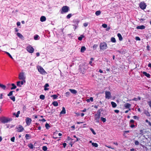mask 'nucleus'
<instances>
[{
    "instance_id": "2",
    "label": "nucleus",
    "mask_w": 151,
    "mask_h": 151,
    "mask_svg": "<svg viewBox=\"0 0 151 151\" xmlns=\"http://www.w3.org/2000/svg\"><path fill=\"white\" fill-rule=\"evenodd\" d=\"M12 120V119L9 118L3 117L0 119V121L3 123H7Z\"/></svg>"
},
{
    "instance_id": "35",
    "label": "nucleus",
    "mask_w": 151,
    "mask_h": 151,
    "mask_svg": "<svg viewBox=\"0 0 151 151\" xmlns=\"http://www.w3.org/2000/svg\"><path fill=\"white\" fill-rule=\"evenodd\" d=\"M14 92L15 91H10V92L7 94V96H12L13 94V92Z\"/></svg>"
},
{
    "instance_id": "46",
    "label": "nucleus",
    "mask_w": 151,
    "mask_h": 151,
    "mask_svg": "<svg viewBox=\"0 0 151 151\" xmlns=\"http://www.w3.org/2000/svg\"><path fill=\"white\" fill-rule=\"evenodd\" d=\"M70 94V93L69 92H67L65 93V96L66 97H68Z\"/></svg>"
},
{
    "instance_id": "4",
    "label": "nucleus",
    "mask_w": 151,
    "mask_h": 151,
    "mask_svg": "<svg viewBox=\"0 0 151 151\" xmlns=\"http://www.w3.org/2000/svg\"><path fill=\"white\" fill-rule=\"evenodd\" d=\"M69 10V7L67 6H63L61 10L60 11V13L63 14L64 13H66L68 12Z\"/></svg>"
},
{
    "instance_id": "5",
    "label": "nucleus",
    "mask_w": 151,
    "mask_h": 151,
    "mask_svg": "<svg viewBox=\"0 0 151 151\" xmlns=\"http://www.w3.org/2000/svg\"><path fill=\"white\" fill-rule=\"evenodd\" d=\"M139 6L142 9H144L146 8V5L144 2H141L139 4Z\"/></svg>"
},
{
    "instance_id": "56",
    "label": "nucleus",
    "mask_w": 151,
    "mask_h": 151,
    "mask_svg": "<svg viewBox=\"0 0 151 151\" xmlns=\"http://www.w3.org/2000/svg\"><path fill=\"white\" fill-rule=\"evenodd\" d=\"M73 25L75 27L74 28V30H75L77 27L78 25H77L76 24H74Z\"/></svg>"
},
{
    "instance_id": "40",
    "label": "nucleus",
    "mask_w": 151,
    "mask_h": 151,
    "mask_svg": "<svg viewBox=\"0 0 151 151\" xmlns=\"http://www.w3.org/2000/svg\"><path fill=\"white\" fill-rule=\"evenodd\" d=\"M40 98L41 99L44 100L45 98V96L43 95H41L40 96Z\"/></svg>"
},
{
    "instance_id": "57",
    "label": "nucleus",
    "mask_w": 151,
    "mask_h": 151,
    "mask_svg": "<svg viewBox=\"0 0 151 151\" xmlns=\"http://www.w3.org/2000/svg\"><path fill=\"white\" fill-rule=\"evenodd\" d=\"M83 25L84 27H86L88 25V23H85L83 24Z\"/></svg>"
},
{
    "instance_id": "17",
    "label": "nucleus",
    "mask_w": 151,
    "mask_h": 151,
    "mask_svg": "<svg viewBox=\"0 0 151 151\" xmlns=\"http://www.w3.org/2000/svg\"><path fill=\"white\" fill-rule=\"evenodd\" d=\"M69 90L73 94H76L77 93V91L76 90L70 89Z\"/></svg>"
},
{
    "instance_id": "27",
    "label": "nucleus",
    "mask_w": 151,
    "mask_h": 151,
    "mask_svg": "<svg viewBox=\"0 0 151 151\" xmlns=\"http://www.w3.org/2000/svg\"><path fill=\"white\" fill-rule=\"evenodd\" d=\"M39 37L38 35H35L34 37V39L36 40H39Z\"/></svg>"
},
{
    "instance_id": "3",
    "label": "nucleus",
    "mask_w": 151,
    "mask_h": 151,
    "mask_svg": "<svg viewBox=\"0 0 151 151\" xmlns=\"http://www.w3.org/2000/svg\"><path fill=\"white\" fill-rule=\"evenodd\" d=\"M100 47L101 50H104L107 48V46L105 42H103L101 43L100 44Z\"/></svg>"
},
{
    "instance_id": "33",
    "label": "nucleus",
    "mask_w": 151,
    "mask_h": 151,
    "mask_svg": "<svg viewBox=\"0 0 151 151\" xmlns=\"http://www.w3.org/2000/svg\"><path fill=\"white\" fill-rule=\"evenodd\" d=\"M84 37V36L83 35H81L80 37H78V39L79 40L81 41L82 40L83 38Z\"/></svg>"
},
{
    "instance_id": "28",
    "label": "nucleus",
    "mask_w": 151,
    "mask_h": 151,
    "mask_svg": "<svg viewBox=\"0 0 151 151\" xmlns=\"http://www.w3.org/2000/svg\"><path fill=\"white\" fill-rule=\"evenodd\" d=\"M17 35L20 38H22L23 37L22 35L19 32L17 33Z\"/></svg>"
},
{
    "instance_id": "45",
    "label": "nucleus",
    "mask_w": 151,
    "mask_h": 151,
    "mask_svg": "<svg viewBox=\"0 0 151 151\" xmlns=\"http://www.w3.org/2000/svg\"><path fill=\"white\" fill-rule=\"evenodd\" d=\"M90 130L92 132L93 134H96V133L95 132V131L92 128H90Z\"/></svg>"
},
{
    "instance_id": "47",
    "label": "nucleus",
    "mask_w": 151,
    "mask_h": 151,
    "mask_svg": "<svg viewBox=\"0 0 151 151\" xmlns=\"http://www.w3.org/2000/svg\"><path fill=\"white\" fill-rule=\"evenodd\" d=\"M98 46V45H94L93 46V50H95L97 47Z\"/></svg>"
},
{
    "instance_id": "38",
    "label": "nucleus",
    "mask_w": 151,
    "mask_h": 151,
    "mask_svg": "<svg viewBox=\"0 0 151 151\" xmlns=\"http://www.w3.org/2000/svg\"><path fill=\"white\" fill-rule=\"evenodd\" d=\"M111 42H116V40H115V39L114 37H112V38H111Z\"/></svg>"
},
{
    "instance_id": "30",
    "label": "nucleus",
    "mask_w": 151,
    "mask_h": 151,
    "mask_svg": "<svg viewBox=\"0 0 151 151\" xmlns=\"http://www.w3.org/2000/svg\"><path fill=\"white\" fill-rule=\"evenodd\" d=\"M49 86V85L48 83H46L45 86V88L44 90L45 91L48 90L49 89L48 88H46V87H48Z\"/></svg>"
},
{
    "instance_id": "60",
    "label": "nucleus",
    "mask_w": 151,
    "mask_h": 151,
    "mask_svg": "<svg viewBox=\"0 0 151 151\" xmlns=\"http://www.w3.org/2000/svg\"><path fill=\"white\" fill-rule=\"evenodd\" d=\"M17 26H19L20 25V22H18L17 23Z\"/></svg>"
},
{
    "instance_id": "20",
    "label": "nucleus",
    "mask_w": 151,
    "mask_h": 151,
    "mask_svg": "<svg viewBox=\"0 0 151 151\" xmlns=\"http://www.w3.org/2000/svg\"><path fill=\"white\" fill-rule=\"evenodd\" d=\"M117 36L119 38V40L120 41H122V40L123 38L122 37L121 35V34L120 33H118L117 34Z\"/></svg>"
},
{
    "instance_id": "37",
    "label": "nucleus",
    "mask_w": 151,
    "mask_h": 151,
    "mask_svg": "<svg viewBox=\"0 0 151 151\" xmlns=\"http://www.w3.org/2000/svg\"><path fill=\"white\" fill-rule=\"evenodd\" d=\"M51 97H53V99H55L57 98L58 97V96H57L56 95H52L51 96Z\"/></svg>"
},
{
    "instance_id": "6",
    "label": "nucleus",
    "mask_w": 151,
    "mask_h": 151,
    "mask_svg": "<svg viewBox=\"0 0 151 151\" xmlns=\"http://www.w3.org/2000/svg\"><path fill=\"white\" fill-rule=\"evenodd\" d=\"M38 70L39 72L41 74H43L46 72L43 68L41 66H39L38 67Z\"/></svg>"
},
{
    "instance_id": "64",
    "label": "nucleus",
    "mask_w": 151,
    "mask_h": 151,
    "mask_svg": "<svg viewBox=\"0 0 151 151\" xmlns=\"http://www.w3.org/2000/svg\"><path fill=\"white\" fill-rule=\"evenodd\" d=\"M147 49L148 50H150V46L149 45H148L147 46Z\"/></svg>"
},
{
    "instance_id": "36",
    "label": "nucleus",
    "mask_w": 151,
    "mask_h": 151,
    "mask_svg": "<svg viewBox=\"0 0 151 151\" xmlns=\"http://www.w3.org/2000/svg\"><path fill=\"white\" fill-rule=\"evenodd\" d=\"M101 12L100 11H97L96 12L95 14L96 16H99L101 14Z\"/></svg>"
},
{
    "instance_id": "8",
    "label": "nucleus",
    "mask_w": 151,
    "mask_h": 151,
    "mask_svg": "<svg viewBox=\"0 0 151 151\" xmlns=\"http://www.w3.org/2000/svg\"><path fill=\"white\" fill-rule=\"evenodd\" d=\"M100 116L98 115V114H96L94 115V119L96 121V122L98 123L99 122Z\"/></svg>"
},
{
    "instance_id": "21",
    "label": "nucleus",
    "mask_w": 151,
    "mask_h": 151,
    "mask_svg": "<svg viewBox=\"0 0 151 151\" xmlns=\"http://www.w3.org/2000/svg\"><path fill=\"white\" fill-rule=\"evenodd\" d=\"M111 104L113 108H115L116 106L117 105L114 102L111 101Z\"/></svg>"
},
{
    "instance_id": "9",
    "label": "nucleus",
    "mask_w": 151,
    "mask_h": 151,
    "mask_svg": "<svg viewBox=\"0 0 151 151\" xmlns=\"http://www.w3.org/2000/svg\"><path fill=\"white\" fill-rule=\"evenodd\" d=\"M17 131L18 132H21L24 130V129L23 127L21 125H19V127L17 128Z\"/></svg>"
},
{
    "instance_id": "42",
    "label": "nucleus",
    "mask_w": 151,
    "mask_h": 151,
    "mask_svg": "<svg viewBox=\"0 0 151 151\" xmlns=\"http://www.w3.org/2000/svg\"><path fill=\"white\" fill-rule=\"evenodd\" d=\"M101 119L103 122H105L106 121V119L105 118H104L103 117H101Z\"/></svg>"
},
{
    "instance_id": "52",
    "label": "nucleus",
    "mask_w": 151,
    "mask_h": 151,
    "mask_svg": "<svg viewBox=\"0 0 151 151\" xmlns=\"http://www.w3.org/2000/svg\"><path fill=\"white\" fill-rule=\"evenodd\" d=\"M135 39L139 41L140 40V38L138 37H135Z\"/></svg>"
},
{
    "instance_id": "55",
    "label": "nucleus",
    "mask_w": 151,
    "mask_h": 151,
    "mask_svg": "<svg viewBox=\"0 0 151 151\" xmlns=\"http://www.w3.org/2000/svg\"><path fill=\"white\" fill-rule=\"evenodd\" d=\"M133 118L135 119H138V117L137 116H133Z\"/></svg>"
},
{
    "instance_id": "53",
    "label": "nucleus",
    "mask_w": 151,
    "mask_h": 151,
    "mask_svg": "<svg viewBox=\"0 0 151 151\" xmlns=\"http://www.w3.org/2000/svg\"><path fill=\"white\" fill-rule=\"evenodd\" d=\"M101 112L99 110L97 112V113L96 114H98L99 116H100Z\"/></svg>"
},
{
    "instance_id": "23",
    "label": "nucleus",
    "mask_w": 151,
    "mask_h": 151,
    "mask_svg": "<svg viewBox=\"0 0 151 151\" xmlns=\"http://www.w3.org/2000/svg\"><path fill=\"white\" fill-rule=\"evenodd\" d=\"M20 113V111H18L16 114L15 113H13V115H15L16 117H18L19 116V114Z\"/></svg>"
},
{
    "instance_id": "14",
    "label": "nucleus",
    "mask_w": 151,
    "mask_h": 151,
    "mask_svg": "<svg viewBox=\"0 0 151 151\" xmlns=\"http://www.w3.org/2000/svg\"><path fill=\"white\" fill-rule=\"evenodd\" d=\"M65 113H66V110H65V108L64 107H62V110L60 113V114H65Z\"/></svg>"
},
{
    "instance_id": "12",
    "label": "nucleus",
    "mask_w": 151,
    "mask_h": 151,
    "mask_svg": "<svg viewBox=\"0 0 151 151\" xmlns=\"http://www.w3.org/2000/svg\"><path fill=\"white\" fill-rule=\"evenodd\" d=\"M145 26L143 25L138 26L136 27V29H145Z\"/></svg>"
},
{
    "instance_id": "18",
    "label": "nucleus",
    "mask_w": 151,
    "mask_h": 151,
    "mask_svg": "<svg viewBox=\"0 0 151 151\" xmlns=\"http://www.w3.org/2000/svg\"><path fill=\"white\" fill-rule=\"evenodd\" d=\"M73 22L74 24H76L77 25H78V24L79 22V21L78 19H74L73 21Z\"/></svg>"
},
{
    "instance_id": "63",
    "label": "nucleus",
    "mask_w": 151,
    "mask_h": 151,
    "mask_svg": "<svg viewBox=\"0 0 151 151\" xmlns=\"http://www.w3.org/2000/svg\"><path fill=\"white\" fill-rule=\"evenodd\" d=\"M92 102L93 101V98L92 97H91L89 99Z\"/></svg>"
},
{
    "instance_id": "7",
    "label": "nucleus",
    "mask_w": 151,
    "mask_h": 151,
    "mask_svg": "<svg viewBox=\"0 0 151 151\" xmlns=\"http://www.w3.org/2000/svg\"><path fill=\"white\" fill-rule=\"evenodd\" d=\"M111 97V95L109 91L105 92V98L106 99H109Z\"/></svg>"
},
{
    "instance_id": "26",
    "label": "nucleus",
    "mask_w": 151,
    "mask_h": 151,
    "mask_svg": "<svg viewBox=\"0 0 151 151\" xmlns=\"http://www.w3.org/2000/svg\"><path fill=\"white\" fill-rule=\"evenodd\" d=\"M52 105L55 106H58V102L56 101H55L52 103Z\"/></svg>"
},
{
    "instance_id": "13",
    "label": "nucleus",
    "mask_w": 151,
    "mask_h": 151,
    "mask_svg": "<svg viewBox=\"0 0 151 151\" xmlns=\"http://www.w3.org/2000/svg\"><path fill=\"white\" fill-rule=\"evenodd\" d=\"M34 50V49L31 46H29V52L30 53H33Z\"/></svg>"
},
{
    "instance_id": "29",
    "label": "nucleus",
    "mask_w": 151,
    "mask_h": 151,
    "mask_svg": "<svg viewBox=\"0 0 151 151\" xmlns=\"http://www.w3.org/2000/svg\"><path fill=\"white\" fill-rule=\"evenodd\" d=\"M45 127L47 129H48L49 128L51 127V126L48 123H46L45 124Z\"/></svg>"
},
{
    "instance_id": "51",
    "label": "nucleus",
    "mask_w": 151,
    "mask_h": 151,
    "mask_svg": "<svg viewBox=\"0 0 151 151\" xmlns=\"http://www.w3.org/2000/svg\"><path fill=\"white\" fill-rule=\"evenodd\" d=\"M134 144L136 145H138L139 144V142L137 140H136L134 142Z\"/></svg>"
},
{
    "instance_id": "59",
    "label": "nucleus",
    "mask_w": 151,
    "mask_h": 151,
    "mask_svg": "<svg viewBox=\"0 0 151 151\" xmlns=\"http://www.w3.org/2000/svg\"><path fill=\"white\" fill-rule=\"evenodd\" d=\"M26 121L27 124H28V117H27L26 119Z\"/></svg>"
},
{
    "instance_id": "25",
    "label": "nucleus",
    "mask_w": 151,
    "mask_h": 151,
    "mask_svg": "<svg viewBox=\"0 0 151 151\" xmlns=\"http://www.w3.org/2000/svg\"><path fill=\"white\" fill-rule=\"evenodd\" d=\"M11 85L12 86V87L11 88V90H13L15 89L17 87L14 83H12Z\"/></svg>"
},
{
    "instance_id": "31",
    "label": "nucleus",
    "mask_w": 151,
    "mask_h": 151,
    "mask_svg": "<svg viewBox=\"0 0 151 151\" xmlns=\"http://www.w3.org/2000/svg\"><path fill=\"white\" fill-rule=\"evenodd\" d=\"M0 87L4 90H5L6 88V86L5 85L0 83Z\"/></svg>"
},
{
    "instance_id": "24",
    "label": "nucleus",
    "mask_w": 151,
    "mask_h": 151,
    "mask_svg": "<svg viewBox=\"0 0 151 151\" xmlns=\"http://www.w3.org/2000/svg\"><path fill=\"white\" fill-rule=\"evenodd\" d=\"M86 50V47L84 46H82L81 48V52H83Z\"/></svg>"
},
{
    "instance_id": "11",
    "label": "nucleus",
    "mask_w": 151,
    "mask_h": 151,
    "mask_svg": "<svg viewBox=\"0 0 151 151\" xmlns=\"http://www.w3.org/2000/svg\"><path fill=\"white\" fill-rule=\"evenodd\" d=\"M124 106L126 108L129 109V110H131L130 107L131 106V105L130 104L128 103H126L125 104Z\"/></svg>"
},
{
    "instance_id": "22",
    "label": "nucleus",
    "mask_w": 151,
    "mask_h": 151,
    "mask_svg": "<svg viewBox=\"0 0 151 151\" xmlns=\"http://www.w3.org/2000/svg\"><path fill=\"white\" fill-rule=\"evenodd\" d=\"M29 147L31 149H33V150H34L35 149V148L33 146V145L31 143L29 144Z\"/></svg>"
},
{
    "instance_id": "54",
    "label": "nucleus",
    "mask_w": 151,
    "mask_h": 151,
    "mask_svg": "<svg viewBox=\"0 0 151 151\" xmlns=\"http://www.w3.org/2000/svg\"><path fill=\"white\" fill-rule=\"evenodd\" d=\"M148 104L150 107L151 108V100L148 102Z\"/></svg>"
},
{
    "instance_id": "41",
    "label": "nucleus",
    "mask_w": 151,
    "mask_h": 151,
    "mask_svg": "<svg viewBox=\"0 0 151 151\" xmlns=\"http://www.w3.org/2000/svg\"><path fill=\"white\" fill-rule=\"evenodd\" d=\"M5 53L9 56V57L11 59H13V58L11 55L8 52H6Z\"/></svg>"
},
{
    "instance_id": "43",
    "label": "nucleus",
    "mask_w": 151,
    "mask_h": 151,
    "mask_svg": "<svg viewBox=\"0 0 151 151\" xmlns=\"http://www.w3.org/2000/svg\"><path fill=\"white\" fill-rule=\"evenodd\" d=\"M42 149L44 151H46L47 150V147L46 146H43L42 147Z\"/></svg>"
},
{
    "instance_id": "58",
    "label": "nucleus",
    "mask_w": 151,
    "mask_h": 151,
    "mask_svg": "<svg viewBox=\"0 0 151 151\" xmlns=\"http://www.w3.org/2000/svg\"><path fill=\"white\" fill-rule=\"evenodd\" d=\"M130 132V131L129 130H127V131H125L124 132V134L123 135H124V134H125V133H129Z\"/></svg>"
},
{
    "instance_id": "61",
    "label": "nucleus",
    "mask_w": 151,
    "mask_h": 151,
    "mask_svg": "<svg viewBox=\"0 0 151 151\" xmlns=\"http://www.w3.org/2000/svg\"><path fill=\"white\" fill-rule=\"evenodd\" d=\"M114 111L117 113H118L119 112V111L118 110H115Z\"/></svg>"
},
{
    "instance_id": "39",
    "label": "nucleus",
    "mask_w": 151,
    "mask_h": 151,
    "mask_svg": "<svg viewBox=\"0 0 151 151\" xmlns=\"http://www.w3.org/2000/svg\"><path fill=\"white\" fill-rule=\"evenodd\" d=\"M10 98L13 101H15V98L14 96H12L10 97Z\"/></svg>"
},
{
    "instance_id": "19",
    "label": "nucleus",
    "mask_w": 151,
    "mask_h": 151,
    "mask_svg": "<svg viewBox=\"0 0 151 151\" xmlns=\"http://www.w3.org/2000/svg\"><path fill=\"white\" fill-rule=\"evenodd\" d=\"M143 75H145L146 77L148 78L150 77V75L149 74L147 73L146 72L144 71L142 73Z\"/></svg>"
},
{
    "instance_id": "62",
    "label": "nucleus",
    "mask_w": 151,
    "mask_h": 151,
    "mask_svg": "<svg viewBox=\"0 0 151 151\" xmlns=\"http://www.w3.org/2000/svg\"><path fill=\"white\" fill-rule=\"evenodd\" d=\"M66 145H67V144L66 143H64L63 144V147L65 148V147L66 146Z\"/></svg>"
},
{
    "instance_id": "1",
    "label": "nucleus",
    "mask_w": 151,
    "mask_h": 151,
    "mask_svg": "<svg viewBox=\"0 0 151 151\" xmlns=\"http://www.w3.org/2000/svg\"><path fill=\"white\" fill-rule=\"evenodd\" d=\"M18 78L20 80L24 81V83H25L26 76L24 72H21L19 73V74Z\"/></svg>"
},
{
    "instance_id": "48",
    "label": "nucleus",
    "mask_w": 151,
    "mask_h": 151,
    "mask_svg": "<svg viewBox=\"0 0 151 151\" xmlns=\"http://www.w3.org/2000/svg\"><path fill=\"white\" fill-rule=\"evenodd\" d=\"M143 131L142 130H139V134H140V135H142L143 134Z\"/></svg>"
},
{
    "instance_id": "15",
    "label": "nucleus",
    "mask_w": 151,
    "mask_h": 151,
    "mask_svg": "<svg viewBox=\"0 0 151 151\" xmlns=\"http://www.w3.org/2000/svg\"><path fill=\"white\" fill-rule=\"evenodd\" d=\"M144 113L147 116H150V114L148 111L144 110Z\"/></svg>"
},
{
    "instance_id": "44",
    "label": "nucleus",
    "mask_w": 151,
    "mask_h": 151,
    "mask_svg": "<svg viewBox=\"0 0 151 151\" xmlns=\"http://www.w3.org/2000/svg\"><path fill=\"white\" fill-rule=\"evenodd\" d=\"M72 16V14H69L67 16H66V18L67 19H70L71 17Z\"/></svg>"
},
{
    "instance_id": "49",
    "label": "nucleus",
    "mask_w": 151,
    "mask_h": 151,
    "mask_svg": "<svg viewBox=\"0 0 151 151\" xmlns=\"http://www.w3.org/2000/svg\"><path fill=\"white\" fill-rule=\"evenodd\" d=\"M102 26L104 28H107V25L106 24H103L102 25Z\"/></svg>"
},
{
    "instance_id": "16",
    "label": "nucleus",
    "mask_w": 151,
    "mask_h": 151,
    "mask_svg": "<svg viewBox=\"0 0 151 151\" xmlns=\"http://www.w3.org/2000/svg\"><path fill=\"white\" fill-rule=\"evenodd\" d=\"M46 20V18L44 16H42L40 18V20L42 22H43L45 21Z\"/></svg>"
},
{
    "instance_id": "34",
    "label": "nucleus",
    "mask_w": 151,
    "mask_h": 151,
    "mask_svg": "<svg viewBox=\"0 0 151 151\" xmlns=\"http://www.w3.org/2000/svg\"><path fill=\"white\" fill-rule=\"evenodd\" d=\"M141 99V98L139 96L137 98H135L133 99V100L134 101H137L138 100H140Z\"/></svg>"
},
{
    "instance_id": "10",
    "label": "nucleus",
    "mask_w": 151,
    "mask_h": 151,
    "mask_svg": "<svg viewBox=\"0 0 151 151\" xmlns=\"http://www.w3.org/2000/svg\"><path fill=\"white\" fill-rule=\"evenodd\" d=\"M24 83V82L21 81H19L17 82V86L21 87L22 85H23Z\"/></svg>"
},
{
    "instance_id": "32",
    "label": "nucleus",
    "mask_w": 151,
    "mask_h": 151,
    "mask_svg": "<svg viewBox=\"0 0 151 151\" xmlns=\"http://www.w3.org/2000/svg\"><path fill=\"white\" fill-rule=\"evenodd\" d=\"M92 145L93 146L96 147H98V144L96 143L92 142Z\"/></svg>"
},
{
    "instance_id": "50",
    "label": "nucleus",
    "mask_w": 151,
    "mask_h": 151,
    "mask_svg": "<svg viewBox=\"0 0 151 151\" xmlns=\"http://www.w3.org/2000/svg\"><path fill=\"white\" fill-rule=\"evenodd\" d=\"M15 139V137H13L12 138H11V140L12 142H14Z\"/></svg>"
}]
</instances>
